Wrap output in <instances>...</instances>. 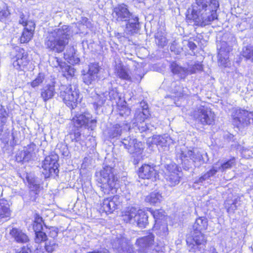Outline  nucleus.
Segmentation results:
<instances>
[{
  "label": "nucleus",
  "instance_id": "3c124183",
  "mask_svg": "<svg viewBox=\"0 0 253 253\" xmlns=\"http://www.w3.org/2000/svg\"><path fill=\"white\" fill-rule=\"evenodd\" d=\"M10 13L7 7L0 8V20H2L8 16Z\"/></svg>",
  "mask_w": 253,
  "mask_h": 253
},
{
  "label": "nucleus",
  "instance_id": "37998d69",
  "mask_svg": "<svg viewBox=\"0 0 253 253\" xmlns=\"http://www.w3.org/2000/svg\"><path fill=\"white\" fill-rule=\"evenodd\" d=\"M170 50L171 52L176 54H179L183 50L182 47L180 46L176 41H174L170 46Z\"/></svg>",
  "mask_w": 253,
  "mask_h": 253
},
{
  "label": "nucleus",
  "instance_id": "0eeeda50",
  "mask_svg": "<svg viewBox=\"0 0 253 253\" xmlns=\"http://www.w3.org/2000/svg\"><path fill=\"white\" fill-rule=\"evenodd\" d=\"M176 157L179 158L180 162L188 167L191 166L189 160L192 161V163L195 167H200L206 162L203 154L197 148L187 149L183 147L178 148L176 150Z\"/></svg>",
  "mask_w": 253,
  "mask_h": 253
},
{
  "label": "nucleus",
  "instance_id": "bf43d9fd",
  "mask_svg": "<svg viewBox=\"0 0 253 253\" xmlns=\"http://www.w3.org/2000/svg\"><path fill=\"white\" fill-rule=\"evenodd\" d=\"M31 155L30 154L29 152L25 151L24 152V157L23 160L24 161H28L31 158Z\"/></svg>",
  "mask_w": 253,
  "mask_h": 253
},
{
  "label": "nucleus",
  "instance_id": "9d476101",
  "mask_svg": "<svg viewBox=\"0 0 253 253\" xmlns=\"http://www.w3.org/2000/svg\"><path fill=\"white\" fill-rule=\"evenodd\" d=\"M75 116L72 119L74 126L77 127L86 126L88 128L93 130L96 126L97 121L92 119V115L88 112H72Z\"/></svg>",
  "mask_w": 253,
  "mask_h": 253
},
{
  "label": "nucleus",
  "instance_id": "423d86ee",
  "mask_svg": "<svg viewBox=\"0 0 253 253\" xmlns=\"http://www.w3.org/2000/svg\"><path fill=\"white\" fill-rule=\"evenodd\" d=\"M122 219L126 223L144 228L148 224V215L143 211L133 206L126 208L122 212Z\"/></svg>",
  "mask_w": 253,
  "mask_h": 253
},
{
  "label": "nucleus",
  "instance_id": "c756f323",
  "mask_svg": "<svg viewBox=\"0 0 253 253\" xmlns=\"http://www.w3.org/2000/svg\"><path fill=\"white\" fill-rule=\"evenodd\" d=\"M11 211L6 201L0 200V219L9 217Z\"/></svg>",
  "mask_w": 253,
  "mask_h": 253
},
{
  "label": "nucleus",
  "instance_id": "ea45409f",
  "mask_svg": "<svg viewBox=\"0 0 253 253\" xmlns=\"http://www.w3.org/2000/svg\"><path fill=\"white\" fill-rule=\"evenodd\" d=\"M44 75L42 73H39L37 78L30 83L32 87L35 88L42 84L44 80Z\"/></svg>",
  "mask_w": 253,
  "mask_h": 253
},
{
  "label": "nucleus",
  "instance_id": "a211bd4d",
  "mask_svg": "<svg viewBox=\"0 0 253 253\" xmlns=\"http://www.w3.org/2000/svg\"><path fill=\"white\" fill-rule=\"evenodd\" d=\"M100 69L101 68L97 63L89 64L87 72L83 75L84 82L87 85L93 84L98 78V74Z\"/></svg>",
  "mask_w": 253,
  "mask_h": 253
},
{
  "label": "nucleus",
  "instance_id": "774afa93",
  "mask_svg": "<svg viewBox=\"0 0 253 253\" xmlns=\"http://www.w3.org/2000/svg\"><path fill=\"white\" fill-rule=\"evenodd\" d=\"M152 253H164L163 251H153Z\"/></svg>",
  "mask_w": 253,
  "mask_h": 253
},
{
  "label": "nucleus",
  "instance_id": "72a5a7b5",
  "mask_svg": "<svg viewBox=\"0 0 253 253\" xmlns=\"http://www.w3.org/2000/svg\"><path fill=\"white\" fill-rule=\"evenodd\" d=\"M242 55L247 60L253 61V46L248 45L243 48Z\"/></svg>",
  "mask_w": 253,
  "mask_h": 253
},
{
  "label": "nucleus",
  "instance_id": "9b49d317",
  "mask_svg": "<svg viewBox=\"0 0 253 253\" xmlns=\"http://www.w3.org/2000/svg\"><path fill=\"white\" fill-rule=\"evenodd\" d=\"M58 158V156L53 153L45 158L42 166L43 169L42 173L45 178H48L51 175L57 174L58 173L59 164L57 162Z\"/></svg>",
  "mask_w": 253,
  "mask_h": 253
},
{
  "label": "nucleus",
  "instance_id": "aec40b11",
  "mask_svg": "<svg viewBox=\"0 0 253 253\" xmlns=\"http://www.w3.org/2000/svg\"><path fill=\"white\" fill-rule=\"evenodd\" d=\"M120 201L118 196L105 199L101 204V210L107 213H111L119 205Z\"/></svg>",
  "mask_w": 253,
  "mask_h": 253
},
{
  "label": "nucleus",
  "instance_id": "dca6fc26",
  "mask_svg": "<svg viewBox=\"0 0 253 253\" xmlns=\"http://www.w3.org/2000/svg\"><path fill=\"white\" fill-rule=\"evenodd\" d=\"M130 126L126 122L119 124H115L108 128L107 135L109 139H117L122 133L129 130Z\"/></svg>",
  "mask_w": 253,
  "mask_h": 253
},
{
  "label": "nucleus",
  "instance_id": "c9c22d12",
  "mask_svg": "<svg viewBox=\"0 0 253 253\" xmlns=\"http://www.w3.org/2000/svg\"><path fill=\"white\" fill-rule=\"evenodd\" d=\"M236 164L235 159L234 157L230 159L226 162L221 164L219 166H217L219 170L224 171L226 169H231Z\"/></svg>",
  "mask_w": 253,
  "mask_h": 253
},
{
  "label": "nucleus",
  "instance_id": "79ce46f5",
  "mask_svg": "<svg viewBox=\"0 0 253 253\" xmlns=\"http://www.w3.org/2000/svg\"><path fill=\"white\" fill-rule=\"evenodd\" d=\"M151 214L155 219L156 223L160 222L159 220L165 218L164 211L162 210L152 211H151Z\"/></svg>",
  "mask_w": 253,
  "mask_h": 253
},
{
  "label": "nucleus",
  "instance_id": "0e129e2a",
  "mask_svg": "<svg viewBox=\"0 0 253 253\" xmlns=\"http://www.w3.org/2000/svg\"><path fill=\"white\" fill-rule=\"evenodd\" d=\"M209 252L210 253H217L215 249L213 247L210 248Z\"/></svg>",
  "mask_w": 253,
  "mask_h": 253
},
{
  "label": "nucleus",
  "instance_id": "58836bf2",
  "mask_svg": "<svg viewBox=\"0 0 253 253\" xmlns=\"http://www.w3.org/2000/svg\"><path fill=\"white\" fill-rule=\"evenodd\" d=\"M50 65L53 67H60L61 69L65 66V62H62V60L56 57L51 58L49 60Z\"/></svg>",
  "mask_w": 253,
  "mask_h": 253
},
{
  "label": "nucleus",
  "instance_id": "49530a36",
  "mask_svg": "<svg viewBox=\"0 0 253 253\" xmlns=\"http://www.w3.org/2000/svg\"><path fill=\"white\" fill-rule=\"evenodd\" d=\"M46 232L48 233L49 237L53 238V240L57 237L58 234L59 230L57 227H50L48 228V231Z\"/></svg>",
  "mask_w": 253,
  "mask_h": 253
},
{
  "label": "nucleus",
  "instance_id": "e2e57ef3",
  "mask_svg": "<svg viewBox=\"0 0 253 253\" xmlns=\"http://www.w3.org/2000/svg\"><path fill=\"white\" fill-rule=\"evenodd\" d=\"M240 202V200L238 198L235 199L233 202H231L233 204L235 205V206H238V207L239 206L240 204L238 203V202Z\"/></svg>",
  "mask_w": 253,
  "mask_h": 253
},
{
  "label": "nucleus",
  "instance_id": "f8f14e48",
  "mask_svg": "<svg viewBox=\"0 0 253 253\" xmlns=\"http://www.w3.org/2000/svg\"><path fill=\"white\" fill-rule=\"evenodd\" d=\"M196 121L203 125H211L214 120V114L209 108L201 106L193 113Z\"/></svg>",
  "mask_w": 253,
  "mask_h": 253
},
{
  "label": "nucleus",
  "instance_id": "6e6d98bb",
  "mask_svg": "<svg viewBox=\"0 0 253 253\" xmlns=\"http://www.w3.org/2000/svg\"><path fill=\"white\" fill-rule=\"evenodd\" d=\"M31 251L29 248L28 247H23V248H21L15 253H31Z\"/></svg>",
  "mask_w": 253,
  "mask_h": 253
},
{
  "label": "nucleus",
  "instance_id": "7ed1b4c3",
  "mask_svg": "<svg viewBox=\"0 0 253 253\" xmlns=\"http://www.w3.org/2000/svg\"><path fill=\"white\" fill-rule=\"evenodd\" d=\"M208 226V220L206 217L202 216L197 218L193 225L191 236L186 239L188 250L191 252L196 253L205 250L207 239L202 233Z\"/></svg>",
  "mask_w": 253,
  "mask_h": 253
},
{
  "label": "nucleus",
  "instance_id": "ddd939ff",
  "mask_svg": "<svg viewBox=\"0 0 253 253\" xmlns=\"http://www.w3.org/2000/svg\"><path fill=\"white\" fill-rule=\"evenodd\" d=\"M170 68L173 74L177 75L181 79H185L187 76L195 73L197 71L203 70V65L200 63H197L194 65L189 66L188 68L182 67L176 62H172Z\"/></svg>",
  "mask_w": 253,
  "mask_h": 253
},
{
  "label": "nucleus",
  "instance_id": "412c9836",
  "mask_svg": "<svg viewBox=\"0 0 253 253\" xmlns=\"http://www.w3.org/2000/svg\"><path fill=\"white\" fill-rule=\"evenodd\" d=\"M157 174L156 171L153 167L149 165L144 164L139 169V177L142 179H151L155 178Z\"/></svg>",
  "mask_w": 253,
  "mask_h": 253
},
{
  "label": "nucleus",
  "instance_id": "09e8293b",
  "mask_svg": "<svg viewBox=\"0 0 253 253\" xmlns=\"http://www.w3.org/2000/svg\"><path fill=\"white\" fill-rule=\"evenodd\" d=\"M71 137L72 141L79 142L80 144H82V142L84 140L82 138L81 132L79 131L75 132L74 134H71Z\"/></svg>",
  "mask_w": 253,
  "mask_h": 253
},
{
  "label": "nucleus",
  "instance_id": "b1692460",
  "mask_svg": "<svg viewBox=\"0 0 253 253\" xmlns=\"http://www.w3.org/2000/svg\"><path fill=\"white\" fill-rule=\"evenodd\" d=\"M153 142L158 146L167 147L173 143V140L168 135H156L153 138Z\"/></svg>",
  "mask_w": 253,
  "mask_h": 253
},
{
  "label": "nucleus",
  "instance_id": "4468645a",
  "mask_svg": "<svg viewBox=\"0 0 253 253\" xmlns=\"http://www.w3.org/2000/svg\"><path fill=\"white\" fill-rule=\"evenodd\" d=\"M121 142L128 153L134 155V157L136 156L137 159L139 160V157L143 151L142 144L140 142L133 137L129 136L123 138Z\"/></svg>",
  "mask_w": 253,
  "mask_h": 253
},
{
  "label": "nucleus",
  "instance_id": "13d9d810",
  "mask_svg": "<svg viewBox=\"0 0 253 253\" xmlns=\"http://www.w3.org/2000/svg\"><path fill=\"white\" fill-rule=\"evenodd\" d=\"M187 43V45L191 50H194L197 47L196 44L191 41H184Z\"/></svg>",
  "mask_w": 253,
  "mask_h": 253
},
{
  "label": "nucleus",
  "instance_id": "2eb2a0df",
  "mask_svg": "<svg viewBox=\"0 0 253 253\" xmlns=\"http://www.w3.org/2000/svg\"><path fill=\"white\" fill-rule=\"evenodd\" d=\"M166 179L170 187L177 185L180 182V176L177 166L170 164L166 167Z\"/></svg>",
  "mask_w": 253,
  "mask_h": 253
},
{
  "label": "nucleus",
  "instance_id": "20e7f679",
  "mask_svg": "<svg viewBox=\"0 0 253 253\" xmlns=\"http://www.w3.org/2000/svg\"><path fill=\"white\" fill-rule=\"evenodd\" d=\"M112 15L117 22H126L125 31L127 35H132L139 30V18L129 11L127 5L124 3L118 4L114 8Z\"/></svg>",
  "mask_w": 253,
  "mask_h": 253
},
{
  "label": "nucleus",
  "instance_id": "4d7b16f0",
  "mask_svg": "<svg viewBox=\"0 0 253 253\" xmlns=\"http://www.w3.org/2000/svg\"><path fill=\"white\" fill-rule=\"evenodd\" d=\"M210 177L208 174L207 173H205L204 175H202L199 179L197 180V183H202L203 181L209 179Z\"/></svg>",
  "mask_w": 253,
  "mask_h": 253
},
{
  "label": "nucleus",
  "instance_id": "603ef678",
  "mask_svg": "<svg viewBox=\"0 0 253 253\" xmlns=\"http://www.w3.org/2000/svg\"><path fill=\"white\" fill-rule=\"evenodd\" d=\"M219 171L218 168L217 167V164H215L211 169L209 171L207 172V173L208 174L210 178L212 176H213L214 174H216V173Z\"/></svg>",
  "mask_w": 253,
  "mask_h": 253
},
{
  "label": "nucleus",
  "instance_id": "473e14b6",
  "mask_svg": "<svg viewBox=\"0 0 253 253\" xmlns=\"http://www.w3.org/2000/svg\"><path fill=\"white\" fill-rule=\"evenodd\" d=\"M59 247L58 244L54 240L47 239L45 242L44 249L48 253H52Z\"/></svg>",
  "mask_w": 253,
  "mask_h": 253
},
{
  "label": "nucleus",
  "instance_id": "a19ab883",
  "mask_svg": "<svg viewBox=\"0 0 253 253\" xmlns=\"http://www.w3.org/2000/svg\"><path fill=\"white\" fill-rule=\"evenodd\" d=\"M45 233L41 231L35 233V241L36 243H41L42 242H46L47 240Z\"/></svg>",
  "mask_w": 253,
  "mask_h": 253
},
{
  "label": "nucleus",
  "instance_id": "c85d7f7f",
  "mask_svg": "<svg viewBox=\"0 0 253 253\" xmlns=\"http://www.w3.org/2000/svg\"><path fill=\"white\" fill-rule=\"evenodd\" d=\"M140 107L141 108V111H136L135 117L139 119L140 116L141 120H145L150 115L148 104L145 101H142L140 103Z\"/></svg>",
  "mask_w": 253,
  "mask_h": 253
},
{
  "label": "nucleus",
  "instance_id": "7c9ffc66",
  "mask_svg": "<svg viewBox=\"0 0 253 253\" xmlns=\"http://www.w3.org/2000/svg\"><path fill=\"white\" fill-rule=\"evenodd\" d=\"M154 228L156 230V234L162 237H166L169 233L168 225L166 223H156Z\"/></svg>",
  "mask_w": 253,
  "mask_h": 253
},
{
  "label": "nucleus",
  "instance_id": "e433bc0d",
  "mask_svg": "<svg viewBox=\"0 0 253 253\" xmlns=\"http://www.w3.org/2000/svg\"><path fill=\"white\" fill-rule=\"evenodd\" d=\"M63 73V75L67 78L68 77H72L74 76L75 70L72 66L67 65L65 63V66L61 69Z\"/></svg>",
  "mask_w": 253,
  "mask_h": 253
},
{
  "label": "nucleus",
  "instance_id": "6ab92c4d",
  "mask_svg": "<svg viewBox=\"0 0 253 253\" xmlns=\"http://www.w3.org/2000/svg\"><path fill=\"white\" fill-rule=\"evenodd\" d=\"M29 63L27 53L22 48L16 49V53L13 62V66L17 69L24 68Z\"/></svg>",
  "mask_w": 253,
  "mask_h": 253
},
{
  "label": "nucleus",
  "instance_id": "5701e85b",
  "mask_svg": "<svg viewBox=\"0 0 253 253\" xmlns=\"http://www.w3.org/2000/svg\"><path fill=\"white\" fill-rule=\"evenodd\" d=\"M55 93V85L53 83L46 84L41 89V97L44 102L52 99Z\"/></svg>",
  "mask_w": 253,
  "mask_h": 253
},
{
  "label": "nucleus",
  "instance_id": "de8ad7c7",
  "mask_svg": "<svg viewBox=\"0 0 253 253\" xmlns=\"http://www.w3.org/2000/svg\"><path fill=\"white\" fill-rule=\"evenodd\" d=\"M224 205L228 212H234L238 207V206H235L231 201L228 200L226 201Z\"/></svg>",
  "mask_w": 253,
  "mask_h": 253
},
{
  "label": "nucleus",
  "instance_id": "bb28decb",
  "mask_svg": "<svg viewBox=\"0 0 253 253\" xmlns=\"http://www.w3.org/2000/svg\"><path fill=\"white\" fill-rule=\"evenodd\" d=\"M94 102L93 103L94 108L97 110L101 107L108 99V92L101 93V94H96L93 97Z\"/></svg>",
  "mask_w": 253,
  "mask_h": 253
},
{
  "label": "nucleus",
  "instance_id": "69168bd1",
  "mask_svg": "<svg viewBox=\"0 0 253 253\" xmlns=\"http://www.w3.org/2000/svg\"><path fill=\"white\" fill-rule=\"evenodd\" d=\"M126 111L124 113L125 115H128L130 113V110L127 108H125Z\"/></svg>",
  "mask_w": 253,
  "mask_h": 253
},
{
  "label": "nucleus",
  "instance_id": "052dcab7",
  "mask_svg": "<svg viewBox=\"0 0 253 253\" xmlns=\"http://www.w3.org/2000/svg\"><path fill=\"white\" fill-rule=\"evenodd\" d=\"M87 253H110V252L107 249H103L100 251H95Z\"/></svg>",
  "mask_w": 253,
  "mask_h": 253
},
{
  "label": "nucleus",
  "instance_id": "4be33fe9",
  "mask_svg": "<svg viewBox=\"0 0 253 253\" xmlns=\"http://www.w3.org/2000/svg\"><path fill=\"white\" fill-rule=\"evenodd\" d=\"M28 27L24 28L21 36L20 38L21 43H27L32 38L35 29V24L34 22H30L28 23Z\"/></svg>",
  "mask_w": 253,
  "mask_h": 253
},
{
  "label": "nucleus",
  "instance_id": "1a4fd4ad",
  "mask_svg": "<svg viewBox=\"0 0 253 253\" xmlns=\"http://www.w3.org/2000/svg\"><path fill=\"white\" fill-rule=\"evenodd\" d=\"M60 97L65 104L71 109L77 107L79 101V92L75 86L70 85L68 86L61 87Z\"/></svg>",
  "mask_w": 253,
  "mask_h": 253
},
{
  "label": "nucleus",
  "instance_id": "864d4df0",
  "mask_svg": "<svg viewBox=\"0 0 253 253\" xmlns=\"http://www.w3.org/2000/svg\"><path fill=\"white\" fill-rule=\"evenodd\" d=\"M118 95L117 90L115 89H112L109 92H108V97H109V99L111 100L115 99Z\"/></svg>",
  "mask_w": 253,
  "mask_h": 253
},
{
  "label": "nucleus",
  "instance_id": "8fccbe9b",
  "mask_svg": "<svg viewBox=\"0 0 253 253\" xmlns=\"http://www.w3.org/2000/svg\"><path fill=\"white\" fill-rule=\"evenodd\" d=\"M30 22H33L31 20H28V17L24 15L23 14H21L20 16V19L19 20V23L20 24H22L25 28L28 27V23Z\"/></svg>",
  "mask_w": 253,
  "mask_h": 253
},
{
  "label": "nucleus",
  "instance_id": "680f3d73",
  "mask_svg": "<svg viewBox=\"0 0 253 253\" xmlns=\"http://www.w3.org/2000/svg\"><path fill=\"white\" fill-rule=\"evenodd\" d=\"M33 253H44L43 250L42 248H37Z\"/></svg>",
  "mask_w": 253,
  "mask_h": 253
},
{
  "label": "nucleus",
  "instance_id": "6e6552de",
  "mask_svg": "<svg viewBox=\"0 0 253 253\" xmlns=\"http://www.w3.org/2000/svg\"><path fill=\"white\" fill-rule=\"evenodd\" d=\"M236 43V39L231 34H225L222 40L217 43V47L218 50V60L221 64L226 66L228 61L229 53L232 50V47Z\"/></svg>",
  "mask_w": 253,
  "mask_h": 253
},
{
  "label": "nucleus",
  "instance_id": "2f4dec72",
  "mask_svg": "<svg viewBox=\"0 0 253 253\" xmlns=\"http://www.w3.org/2000/svg\"><path fill=\"white\" fill-rule=\"evenodd\" d=\"M116 72L117 76L121 79L126 80H129L130 79V77L127 70L121 65H118L116 66Z\"/></svg>",
  "mask_w": 253,
  "mask_h": 253
},
{
  "label": "nucleus",
  "instance_id": "cd10ccee",
  "mask_svg": "<svg viewBox=\"0 0 253 253\" xmlns=\"http://www.w3.org/2000/svg\"><path fill=\"white\" fill-rule=\"evenodd\" d=\"M164 199L162 193L155 191L150 193L145 198V201L151 205H155L160 203Z\"/></svg>",
  "mask_w": 253,
  "mask_h": 253
},
{
  "label": "nucleus",
  "instance_id": "a18cd8bd",
  "mask_svg": "<svg viewBox=\"0 0 253 253\" xmlns=\"http://www.w3.org/2000/svg\"><path fill=\"white\" fill-rule=\"evenodd\" d=\"M6 113L3 110H0V135L3 131V126L6 122Z\"/></svg>",
  "mask_w": 253,
  "mask_h": 253
},
{
  "label": "nucleus",
  "instance_id": "338daca9",
  "mask_svg": "<svg viewBox=\"0 0 253 253\" xmlns=\"http://www.w3.org/2000/svg\"><path fill=\"white\" fill-rule=\"evenodd\" d=\"M80 61V59L79 58H77L75 60H74V62H72V63H74V64H77Z\"/></svg>",
  "mask_w": 253,
  "mask_h": 253
},
{
  "label": "nucleus",
  "instance_id": "f03ea898",
  "mask_svg": "<svg viewBox=\"0 0 253 253\" xmlns=\"http://www.w3.org/2000/svg\"><path fill=\"white\" fill-rule=\"evenodd\" d=\"M72 34L71 28L67 25L55 28L47 32L44 41V45L50 51L62 52L68 43V40Z\"/></svg>",
  "mask_w": 253,
  "mask_h": 253
},
{
  "label": "nucleus",
  "instance_id": "c03bdc74",
  "mask_svg": "<svg viewBox=\"0 0 253 253\" xmlns=\"http://www.w3.org/2000/svg\"><path fill=\"white\" fill-rule=\"evenodd\" d=\"M135 119L136 121L137 122V124L136 126H137L138 129L141 132H144L146 131L148 129V126L144 122V120H141L140 117L139 118H136L135 117Z\"/></svg>",
  "mask_w": 253,
  "mask_h": 253
},
{
  "label": "nucleus",
  "instance_id": "393cba45",
  "mask_svg": "<svg viewBox=\"0 0 253 253\" xmlns=\"http://www.w3.org/2000/svg\"><path fill=\"white\" fill-rule=\"evenodd\" d=\"M119 246L117 248L118 253H131L133 252V246L130 242L124 238L118 240Z\"/></svg>",
  "mask_w": 253,
  "mask_h": 253
},
{
  "label": "nucleus",
  "instance_id": "a878e982",
  "mask_svg": "<svg viewBox=\"0 0 253 253\" xmlns=\"http://www.w3.org/2000/svg\"><path fill=\"white\" fill-rule=\"evenodd\" d=\"M10 234L18 243H26L29 241L27 235L21 230L13 228L10 231Z\"/></svg>",
  "mask_w": 253,
  "mask_h": 253
},
{
  "label": "nucleus",
  "instance_id": "f704fd0d",
  "mask_svg": "<svg viewBox=\"0 0 253 253\" xmlns=\"http://www.w3.org/2000/svg\"><path fill=\"white\" fill-rule=\"evenodd\" d=\"M156 42L160 47H164L168 43V41L164 33L158 32L155 35Z\"/></svg>",
  "mask_w": 253,
  "mask_h": 253
},
{
  "label": "nucleus",
  "instance_id": "f257e3e1",
  "mask_svg": "<svg viewBox=\"0 0 253 253\" xmlns=\"http://www.w3.org/2000/svg\"><path fill=\"white\" fill-rule=\"evenodd\" d=\"M218 7L217 0H196L191 13L187 17L192 19L197 25L205 26L216 19Z\"/></svg>",
  "mask_w": 253,
  "mask_h": 253
},
{
  "label": "nucleus",
  "instance_id": "4c0bfd02",
  "mask_svg": "<svg viewBox=\"0 0 253 253\" xmlns=\"http://www.w3.org/2000/svg\"><path fill=\"white\" fill-rule=\"evenodd\" d=\"M42 218L40 216H37L33 223V229L35 232H41L42 229Z\"/></svg>",
  "mask_w": 253,
  "mask_h": 253
},
{
  "label": "nucleus",
  "instance_id": "5fc2aeb1",
  "mask_svg": "<svg viewBox=\"0 0 253 253\" xmlns=\"http://www.w3.org/2000/svg\"><path fill=\"white\" fill-rule=\"evenodd\" d=\"M29 184H30V188L32 189L33 190H38L40 188V184L36 182L35 181V180L29 181Z\"/></svg>",
  "mask_w": 253,
  "mask_h": 253
},
{
  "label": "nucleus",
  "instance_id": "39448f33",
  "mask_svg": "<svg viewBox=\"0 0 253 253\" xmlns=\"http://www.w3.org/2000/svg\"><path fill=\"white\" fill-rule=\"evenodd\" d=\"M97 180L101 184V190L105 194H114L116 193L117 178L115 170L112 167L104 166L99 172V177Z\"/></svg>",
  "mask_w": 253,
  "mask_h": 253
},
{
  "label": "nucleus",
  "instance_id": "f3484780",
  "mask_svg": "<svg viewBox=\"0 0 253 253\" xmlns=\"http://www.w3.org/2000/svg\"><path fill=\"white\" fill-rule=\"evenodd\" d=\"M154 237L153 234H149L147 236L137 239L135 245L138 248V251L141 253H148L154 244Z\"/></svg>",
  "mask_w": 253,
  "mask_h": 253
}]
</instances>
